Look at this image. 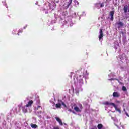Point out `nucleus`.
I'll list each match as a JSON object with an SVG mask.
<instances>
[{"label":"nucleus","mask_w":129,"mask_h":129,"mask_svg":"<svg viewBox=\"0 0 129 129\" xmlns=\"http://www.w3.org/2000/svg\"><path fill=\"white\" fill-rule=\"evenodd\" d=\"M80 74L77 76V75L75 74L73 72H71L70 77L73 76V80L74 84L76 86L75 92L76 94H78L79 92L82 91L83 89L81 87L83 85V78L85 79H87L88 77V73L87 71L84 70L80 72Z\"/></svg>","instance_id":"nucleus-1"},{"label":"nucleus","mask_w":129,"mask_h":129,"mask_svg":"<svg viewBox=\"0 0 129 129\" xmlns=\"http://www.w3.org/2000/svg\"><path fill=\"white\" fill-rule=\"evenodd\" d=\"M68 15L67 13V10H64V11H60L58 13V19H59L60 24H62V26L63 25H66L68 24L70 27H72L73 26V22H72V16H67Z\"/></svg>","instance_id":"nucleus-2"},{"label":"nucleus","mask_w":129,"mask_h":129,"mask_svg":"<svg viewBox=\"0 0 129 129\" xmlns=\"http://www.w3.org/2000/svg\"><path fill=\"white\" fill-rule=\"evenodd\" d=\"M29 98L27 97L24 100V102H26V104L25 106L22 107V110L24 113H27L28 112V109L32 107V105L34 103L33 100H29Z\"/></svg>","instance_id":"nucleus-3"},{"label":"nucleus","mask_w":129,"mask_h":129,"mask_svg":"<svg viewBox=\"0 0 129 129\" xmlns=\"http://www.w3.org/2000/svg\"><path fill=\"white\" fill-rule=\"evenodd\" d=\"M62 105L63 107H67L66 104L62 101L61 100H59L58 103L55 104V103L52 104V109H57L58 108H62V107L61 106Z\"/></svg>","instance_id":"nucleus-4"},{"label":"nucleus","mask_w":129,"mask_h":129,"mask_svg":"<svg viewBox=\"0 0 129 129\" xmlns=\"http://www.w3.org/2000/svg\"><path fill=\"white\" fill-rule=\"evenodd\" d=\"M72 108H74L76 112H81L82 111V105L81 104H79L78 105H75L74 107H72Z\"/></svg>","instance_id":"nucleus-5"},{"label":"nucleus","mask_w":129,"mask_h":129,"mask_svg":"<svg viewBox=\"0 0 129 129\" xmlns=\"http://www.w3.org/2000/svg\"><path fill=\"white\" fill-rule=\"evenodd\" d=\"M105 105H111L112 106H113V107H114L116 111H118L119 113H121V111L120 110V109L118 108H117V105H115L114 103H111L109 102H106L105 103Z\"/></svg>","instance_id":"nucleus-6"},{"label":"nucleus","mask_w":129,"mask_h":129,"mask_svg":"<svg viewBox=\"0 0 129 129\" xmlns=\"http://www.w3.org/2000/svg\"><path fill=\"white\" fill-rule=\"evenodd\" d=\"M56 5H55V3H53L52 4L51 3L48 4V6H47V8L46 9V11H45V14H48L49 10H51L53 11L54 10V8H55Z\"/></svg>","instance_id":"nucleus-7"},{"label":"nucleus","mask_w":129,"mask_h":129,"mask_svg":"<svg viewBox=\"0 0 129 129\" xmlns=\"http://www.w3.org/2000/svg\"><path fill=\"white\" fill-rule=\"evenodd\" d=\"M42 109L43 108L40 106H38L37 108H35V113L37 115H40V114H42Z\"/></svg>","instance_id":"nucleus-8"},{"label":"nucleus","mask_w":129,"mask_h":129,"mask_svg":"<svg viewBox=\"0 0 129 129\" xmlns=\"http://www.w3.org/2000/svg\"><path fill=\"white\" fill-rule=\"evenodd\" d=\"M22 104H20L17 107L13 108V109H12V111H14V114L18 113V112H20V110H21L20 108V107H22Z\"/></svg>","instance_id":"nucleus-9"},{"label":"nucleus","mask_w":129,"mask_h":129,"mask_svg":"<svg viewBox=\"0 0 129 129\" xmlns=\"http://www.w3.org/2000/svg\"><path fill=\"white\" fill-rule=\"evenodd\" d=\"M71 4H72V0H69V2H66L63 4V9L67 10Z\"/></svg>","instance_id":"nucleus-10"},{"label":"nucleus","mask_w":129,"mask_h":129,"mask_svg":"<svg viewBox=\"0 0 129 129\" xmlns=\"http://www.w3.org/2000/svg\"><path fill=\"white\" fill-rule=\"evenodd\" d=\"M96 8L100 9V8H103L104 7V2H99V3L95 4Z\"/></svg>","instance_id":"nucleus-11"},{"label":"nucleus","mask_w":129,"mask_h":129,"mask_svg":"<svg viewBox=\"0 0 129 129\" xmlns=\"http://www.w3.org/2000/svg\"><path fill=\"white\" fill-rule=\"evenodd\" d=\"M99 34V40L100 42H102L103 40V33L102 32V29H100Z\"/></svg>","instance_id":"nucleus-12"},{"label":"nucleus","mask_w":129,"mask_h":129,"mask_svg":"<svg viewBox=\"0 0 129 129\" xmlns=\"http://www.w3.org/2000/svg\"><path fill=\"white\" fill-rule=\"evenodd\" d=\"M119 59H120V61H121L122 63H123V62H125V61H126L127 58H126V55H125V54H123L122 56H120L119 57Z\"/></svg>","instance_id":"nucleus-13"},{"label":"nucleus","mask_w":129,"mask_h":129,"mask_svg":"<svg viewBox=\"0 0 129 129\" xmlns=\"http://www.w3.org/2000/svg\"><path fill=\"white\" fill-rule=\"evenodd\" d=\"M55 118L56 121H57V122H58L59 125H63V122H62V120H61V119H60V118H59V117L55 116Z\"/></svg>","instance_id":"nucleus-14"},{"label":"nucleus","mask_w":129,"mask_h":129,"mask_svg":"<svg viewBox=\"0 0 129 129\" xmlns=\"http://www.w3.org/2000/svg\"><path fill=\"white\" fill-rule=\"evenodd\" d=\"M114 15V11H111L109 16L111 17L110 20L113 21V15Z\"/></svg>","instance_id":"nucleus-15"},{"label":"nucleus","mask_w":129,"mask_h":129,"mask_svg":"<svg viewBox=\"0 0 129 129\" xmlns=\"http://www.w3.org/2000/svg\"><path fill=\"white\" fill-rule=\"evenodd\" d=\"M113 96L114 97H119L120 96V95H119V93L117 92H114L113 93Z\"/></svg>","instance_id":"nucleus-16"},{"label":"nucleus","mask_w":129,"mask_h":129,"mask_svg":"<svg viewBox=\"0 0 129 129\" xmlns=\"http://www.w3.org/2000/svg\"><path fill=\"white\" fill-rule=\"evenodd\" d=\"M117 25L118 26V29H119V28H121V27H123V23L121 22H118Z\"/></svg>","instance_id":"nucleus-17"},{"label":"nucleus","mask_w":129,"mask_h":129,"mask_svg":"<svg viewBox=\"0 0 129 129\" xmlns=\"http://www.w3.org/2000/svg\"><path fill=\"white\" fill-rule=\"evenodd\" d=\"M123 10L125 13H127V10H128V7L127 5L125 6L124 7Z\"/></svg>","instance_id":"nucleus-18"},{"label":"nucleus","mask_w":129,"mask_h":129,"mask_svg":"<svg viewBox=\"0 0 129 129\" xmlns=\"http://www.w3.org/2000/svg\"><path fill=\"white\" fill-rule=\"evenodd\" d=\"M31 127H32V128H38V125H37L36 124H30Z\"/></svg>","instance_id":"nucleus-19"},{"label":"nucleus","mask_w":129,"mask_h":129,"mask_svg":"<svg viewBox=\"0 0 129 129\" xmlns=\"http://www.w3.org/2000/svg\"><path fill=\"white\" fill-rule=\"evenodd\" d=\"M97 127L98 129H105L103 127V125H102V124H99L97 126Z\"/></svg>","instance_id":"nucleus-20"},{"label":"nucleus","mask_w":129,"mask_h":129,"mask_svg":"<svg viewBox=\"0 0 129 129\" xmlns=\"http://www.w3.org/2000/svg\"><path fill=\"white\" fill-rule=\"evenodd\" d=\"M74 3H75V6L77 7V6H79V2L77 1V0H74Z\"/></svg>","instance_id":"nucleus-21"},{"label":"nucleus","mask_w":129,"mask_h":129,"mask_svg":"<svg viewBox=\"0 0 129 129\" xmlns=\"http://www.w3.org/2000/svg\"><path fill=\"white\" fill-rule=\"evenodd\" d=\"M77 15H78V14H77L76 12H74L72 14L73 18H76V17H77Z\"/></svg>","instance_id":"nucleus-22"},{"label":"nucleus","mask_w":129,"mask_h":129,"mask_svg":"<svg viewBox=\"0 0 129 129\" xmlns=\"http://www.w3.org/2000/svg\"><path fill=\"white\" fill-rule=\"evenodd\" d=\"M122 90H123V91H126L127 89H126V87H125V86H123L122 87Z\"/></svg>","instance_id":"nucleus-23"},{"label":"nucleus","mask_w":129,"mask_h":129,"mask_svg":"<svg viewBox=\"0 0 129 129\" xmlns=\"http://www.w3.org/2000/svg\"><path fill=\"white\" fill-rule=\"evenodd\" d=\"M17 33V29H14L12 31V34L13 35H17V33Z\"/></svg>","instance_id":"nucleus-24"},{"label":"nucleus","mask_w":129,"mask_h":129,"mask_svg":"<svg viewBox=\"0 0 129 129\" xmlns=\"http://www.w3.org/2000/svg\"><path fill=\"white\" fill-rule=\"evenodd\" d=\"M36 100V103L37 104H39V103H40V99L39 98V97H37Z\"/></svg>","instance_id":"nucleus-25"},{"label":"nucleus","mask_w":129,"mask_h":129,"mask_svg":"<svg viewBox=\"0 0 129 129\" xmlns=\"http://www.w3.org/2000/svg\"><path fill=\"white\" fill-rule=\"evenodd\" d=\"M118 47H119V45H118V44H117L116 45H115V46H114V49H115V50H117V49L118 48Z\"/></svg>","instance_id":"nucleus-26"},{"label":"nucleus","mask_w":129,"mask_h":129,"mask_svg":"<svg viewBox=\"0 0 129 129\" xmlns=\"http://www.w3.org/2000/svg\"><path fill=\"white\" fill-rule=\"evenodd\" d=\"M3 4L4 6H5V7H6V8H8V6L7 5V4H6V2H3Z\"/></svg>","instance_id":"nucleus-27"},{"label":"nucleus","mask_w":129,"mask_h":129,"mask_svg":"<svg viewBox=\"0 0 129 129\" xmlns=\"http://www.w3.org/2000/svg\"><path fill=\"white\" fill-rule=\"evenodd\" d=\"M121 71H123L124 70V67H120Z\"/></svg>","instance_id":"nucleus-28"},{"label":"nucleus","mask_w":129,"mask_h":129,"mask_svg":"<svg viewBox=\"0 0 129 129\" xmlns=\"http://www.w3.org/2000/svg\"><path fill=\"white\" fill-rule=\"evenodd\" d=\"M109 80H117V81H118V79L111 78V79H109Z\"/></svg>","instance_id":"nucleus-29"},{"label":"nucleus","mask_w":129,"mask_h":129,"mask_svg":"<svg viewBox=\"0 0 129 129\" xmlns=\"http://www.w3.org/2000/svg\"><path fill=\"white\" fill-rule=\"evenodd\" d=\"M115 102L117 104H119V103H120V101H116Z\"/></svg>","instance_id":"nucleus-30"},{"label":"nucleus","mask_w":129,"mask_h":129,"mask_svg":"<svg viewBox=\"0 0 129 129\" xmlns=\"http://www.w3.org/2000/svg\"><path fill=\"white\" fill-rule=\"evenodd\" d=\"M69 111H70L71 112H73V113H75V112H74V111H72V110L71 109H69Z\"/></svg>","instance_id":"nucleus-31"},{"label":"nucleus","mask_w":129,"mask_h":129,"mask_svg":"<svg viewBox=\"0 0 129 129\" xmlns=\"http://www.w3.org/2000/svg\"><path fill=\"white\" fill-rule=\"evenodd\" d=\"M125 114H126V115L127 116H129V115H128V113H127V112H125Z\"/></svg>","instance_id":"nucleus-32"},{"label":"nucleus","mask_w":129,"mask_h":129,"mask_svg":"<svg viewBox=\"0 0 129 129\" xmlns=\"http://www.w3.org/2000/svg\"><path fill=\"white\" fill-rule=\"evenodd\" d=\"M27 27H28V25H26L25 26H24V27H23V29H26V28H27Z\"/></svg>","instance_id":"nucleus-33"},{"label":"nucleus","mask_w":129,"mask_h":129,"mask_svg":"<svg viewBox=\"0 0 129 129\" xmlns=\"http://www.w3.org/2000/svg\"><path fill=\"white\" fill-rule=\"evenodd\" d=\"M123 111H124L125 113V112H126V110H125V108L123 109Z\"/></svg>","instance_id":"nucleus-34"},{"label":"nucleus","mask_w":129,"mask_h":129,"mask_svg":"<svg viewBox=\"0 0 129 129\" xmlns=\"http://www.w3.org/2000/svg\"><path fill=\"white\" fill-rule=\"evenodd\" d=\"M113 74H110V75H108V76H112Z\"/></svg>","instance_id":"nucleus-35"},{"label":"nucleus","mask_w":129,"mask_h":129,"mask_svg":"<svg viewBox=\"0 0 129 129\" xmlns=\"http://www.w3.org/2000/svg\"><path fill=\"white\" fill-rule=\"evenodd\" d=\"M22 33V30H19V33Z\"/></svg>","instance_id":"nucleus-36"},{"label":"nucleus","mask_w":129,"mask_h":129,"mask_svg":"<svg viewBox=\"0 0 129 129\" xmlns=\"http://www.w3.org/2000/svg\"><path fill=\"white\" fill-rule=\"evenodd\" d=\"M38 117H40L41 118V117H42V116L41 115H39Z\"/></svg>","instance_id":"nucleus-37"},{"label":"nucleus","mask_w":129,"mask_h":129,"mask_svg":"<svg viewBox=\"0 0 129 129\" xmlns=\"http://www.w3.org/2000/svg\"><path fill=\"white\" fill-rule=\"evenodd\" d=\"M17 35H18V36H20V34H19V32L17 33Z\"/></svg>","instance_id":"nucleus-38"},{"label":"nucleus","mask_w":129,"mask_h":129,"mask_svg":"<svg viewBox=\"0 0 129 129\" xmlns=\"http://www.w3.org/2000/svg\"><path fill=\"white\" fill-rule=\"evenodd\" d=\"M64 125H66V123H64Z\"/></svg>","instance_id":"nucleus-39"},{"label":"nucleus","mask_w":129,"mask_h":129,"mask_svg":"<svg viewBox=\"0 0 129 129\" xmlns=\"http://www.w3.org/2000/svg\"><path fill=\"white\" fill-rule=\"evenodd\" d=\"M29 112H31V111H29Z\"/></svg>","instance_id":"nucleus-40"},{"label":"nucleus","mask_w":129,"mask_h":129,"mask_svg":"<svg viewBox=\"0 0 129 129\" xmlns=\"http://www.w3.org/2000/svg\"><path fill=\"white\" fill-rule=\"evenodd\" d=\"M50 102H52V101H50Z\"/></svg>","instance_id":"nucleus-41"},{"label":"nucleus","mask_w":129,"mask_h":129,"mask_svg":"<svg viewBox=\"0 0 129 129\" xmlns=\"http://www.w3.org/2000/svg\"><path fill=\"white\" fill-rule=\"evenodd\" d=\"M83 14H85V13L84 12Z\"/></svg>","instance_id":"nucleus-42"},{"label":"nucleus","mask_w":129,"mask_h":129,"mask_svg":"<svg viewBox=\"0 0 129 129\" xmlns=\"http://www.w3.org/2000/svg\"><path fill=\"white\" fill-rule=\"evenodd\" d=\"M37 3H36V5H37Z\"/></svg>","instance_id":"nucleus-43"},{"label":"nucleus","mask_w":129,"mask_h":129,"mask_svg":"<svg viewBox=\"0 0 129 129\" xmlns=\"http://www.w3.org/2000/svg\"><path fill=\"white\" fill-rule=\"evenodd\" d=\"M118 82H119V81L118 80Z\"/></svg>","instance_id":"nucleus-44"},{"label":"nucleus","mask_w":129,"mask_h":129,"mask_svg":"<svg viewBox=\"0 0 129 129\" xmlns=\"http://www.w3.org/2000/svg\"><path fill=\"white\" fill-rule=\"evenodd\" d=\"M118 82H119V81L118 80Z\"/></svg>","instance_id":"nucleus-45"}]
</instances>
